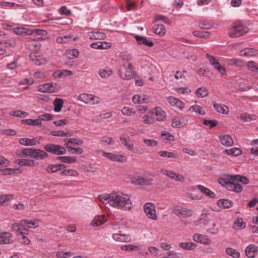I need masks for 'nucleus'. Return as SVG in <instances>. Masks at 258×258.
<instances>
[{"instance_id": "obj_31", "label": "nucleus", "mask_w": 258, "mask_h": 258, "mask_svg": "<svg viewBox=\"0 0 258 258\" xmlns=\"http://www.w3.org/2000/svg\"><path fill=\"white\" fill-rule=\"evenodd\" d=\"M106 221V218L104 216H99L95 218L91 222V225L93 227L99 226L102 225Z\"/></svg>"}, {"instance_id": "obj_51", "label": "nucleus", "mask_w": 258, "mask_h": 258, "mask_svg": "<svg viewBox=\"0 0 258 258\" xmlns=\"http://www.w3.org/2000/svg\"><path fill=\"white\" fill-rule=\"evenodd\" d=\"M245 223L243 222L242 218H237L234 224V228L235 229H243L245 227Z\"/></svg>"}, {"instance_id": "obj_11", "label": "nucleus", "mask_w": 258, "mask_h": 258, "mask_svg": "<svg viewBox=\"0 0 258 258\" xmlns=\"http://www.w3.org/2000/svg\"><path fill=\"white\" fill-rule=\"evenodd\" d=\"M102 152L103 156L112 161L123 162L126 159L125 156L122 155L107 153L104 151H102Z\"/></svg>"}, {"instance_id": "obj_60", "label": "nucleus", "mask_w": 258, "mask_h": 258, "mask_svg": "<svg viewBox=\"0 0 258 258\" xmlns=\"http://www.w3.org/2000/svg\"><path fill=\"white\" fill-rule=\"evenodd\" d=\"M59 159L61 162L64 163H74L76 161V158L71 156H61L59 157Z\"/></svg>"}, {"instance_id": "obj_14", "label": "nucleus", "mask_w": 258, "mask_h": 258, "mask_svg": "<svg viewBox=\"0 0 258 258\" xmlns=\"http://www.w3.org/2000/svg\"><path fill=\"white\" fill-rule=\"evenodd\" d=\"M40 138L38 139L37 138H34L33 139L24 138L20 139L19 142L21 145L23 146H33L39 144L40 143Z\"/></svg>"}, {"instance_id": "obj_1", "label": "nucleus", "mask_w": 258, "mask_h": 258, "mask_svg": "<svg viewBox=\"0 0 258 258\" xmlns=\"http://www.w3.org/2000/svg\"><path fill=\"white\" fill-rule=\"evenodd\" d=\"M98 199L104 204H108L115 209L123 211L130 210L133 207L131 196L121 191L100 195Z\"/></svg>"}, {"instance_id": "obj_30", "label": "nucleus", "mask_w": 258, "mask_h": 258, "mask_svg": "<svg viewBox=\"0 0 258 258\" xmlns=\"http://www.w3.org/2000/svg\"><path fill=\"white\" fill-rule=\"evenodd\" d=\"M203 223L204 224V225L208 226L209 227L207 229V230L209 233L213 234H215L218 233L219 229L218 228L215 227L216 224L214 222L210 221H209L208 222H206V221L204 220L203 221Z\"/></svg>"}, {"instance_id": "obj_24", "label": "nucleus", "mask_w": 258, "mask_h": 258, "mask_svg": "<svg viewBox=\"0 0 258 258\" xmlns=\"http://www.w3.org/2000/svg\"><path fill=\"white\" fill-rule=\"evenodd\" d=\"M258 53L256 49L252 48H246L239 52V55L242 56H253Z\"/></svg>"}, {"instance_id": "obj_57", "label": "nucleus", "mask_w": 258, "mask_h": 258, "mask_svg": "<svg viewBox=\"0 0 258 258\" xmlns=\"http://www.w3.org/2000/svg\"><path fill=\"white\" fill-rule=\"evenodd\" d=\"M145 98L142 95H135L132 98L133 102L135 104L143 103L145 102Z\"/></svg>"}, {"instance_id": "obj_32", "label": "nucleus", "mask_w": 258, "mask_h": 258, "mask_svg": "<svg viewBox=\"0 0 258 258\" xmlns=\"http://www.w3.org/2000/svg\"><path fill=\"white\" fill-rule=\"evenodd\" d=\"M113 74L112 71L108 68L101 69L98 71L99 76L102 78H107L112 76Z\"/></svg>"}, {"instance_id": "obj_10", "label": "nucleus", "mask_w": 258, "mask_h": 258, "mask_svg": "<svg viewBox=\"0 0 258 258\" xmlns=\"http://www.w3.org/2000/svg\"><path fill=\"white\" fill-rule=\"evenodd\" d=\"M144 211L148 218L153 220L157 219L155 207L151 203H146L144 206Z\"/></svg>"}, {"instance_id": "obj_61", "label": "nucleus", "mask_w": 258, "mask_h": 258, "mask_svg": "<svg viewBox=\"0 0 258 258\" xmlns=\"http://www.w3.org/2000/svg\"><path fill=\"white\" fill-rule=\"evenodd\" d=\"M193 34L194 36L200 38H207L210 36V32L208 31L201 32L199 31H195L193 32Z\"/></svg>"}, {"instance_id": "obj_2", "label": "nucleus", "mask_w": 258, "mask_h": 258, "mask_svg": "<svg viewBox=\"0 0 258 258\" xmlns=\"http://www.w3.org/2000/svg\"><path fill=\"white\" fill-rule=\"evenodd\" d=\"M233 175H228L226 178H220L218 179V183L222 186L226 187L229 190L236 192H240L242 191V187L238 182L235 181Z\"/></svg>"}, {"instance_id": "obj_63", "label": "nucleus", "mask_w": 258, "mask_h": 258, "mask_svg": "<svg viewBox=\"0 0 258 258\" xmlns=\"http://www.w3.org/2000/svg\"><path fill=\"white\" fill-rule=\"evenodd\" d=\"M143 141L148 147H156L158 145V142L154 139H144Z\"/></svg>"}, {"instance_id": "obj_22", "label": "nucleus", "mask_w": 258, "mask_h": 258, "mask_svg": "<svg viewBox=\"0 0 258 258\" xmlns=\"http://www.w3.org/2000/svg\"><path fill=\"white\" fill-rule=\"evenodd\" d=\"M221 144L225 146H231L233 145V141L229 135H224L219 136Z\"/></svg>"}, {"instance_id": "obj_19", "label": "nucleus", "mask_w": 258, "mask_h": 258, "mask_svg": "<svg viewBox=\"0 0 258 258\" xmlns=\"http://www.w3.org/2000/svg\"><path fill=\"white\" fill-rule=\"evenodd\" d=\"M55 87L51 83H46L40 85L38 86V90L43 93H51L54 92Z\"/></svg>"}, {"instance_id": "obj_6", "label": "nucleus", "mask_w": 258, "mask_h": 258, "mask_svg": "<svg viewBox=\"0 0 258 258\" xmlns=\"http://www.w3.org/2000/svg\"><path fill=\"white\" fill-rule=\"evenodd\" d=\"M172 212L178 217L182 218H188L192 215L191 210L179 206L173 207Z\"/></svg>"}, {"instance_id": "obj_26", "label": "nucleus", "mask_w": 258, "mask_h": 258, "mask_svg": "<svg viewBox=\"0 0 258 258\" xmlns=\"http://www.w3.org/2000/svg\"><path fill=\"white\" fill-rule=\"evenodd\" d=\"M14 199V195L12 194L0 195V205L7 206L9 202Z\"/></svg>"}, {"instance_id": "obj_33", "label": "nucleus", "mask_w": 258, "mask_h": 258, "mask_svg": "<svg viewBox=\"0 0 258 258\" xmlns=\"http://www.w3.org/2000/svg\"><path fill=\"white\" fill-rule=\"evenodd\" d=\"M197 188L206 196H208L211 198H214L215 197V193L209 188H206L202 185H197Z\"/></svg>"}, {"instance_id": "obj_3", "label": "nucleus", "mask_w": 258, "mask_h": 258, "mask_svg": "<svg viewBox=\"0 0 258 258\" xmlns=\"http://www.w3.org/2000/svg\"><path fill=\"white\" fill-rule=\"evenodd\" d=\"M249 31L248 28L241 22L233 24L228 30V35L232 38H237L244 35Z\"/></svg>"}, {"instance_id": "obj_49", "label": "nucleus", "mask_w": 258, "mask_h": 258, "mask_svg": "<svg viewBox=\"0 0 258 258\" xmlns=\"http://www.w3.org/2000/svg\"><path fill=\"white\" fill-rule=\"evenodd\" d=\"M64 141L66 142V145L74 144L77 145H81L83 143V141L80 139L70 138L69 139H64Z\"/></svg>"}, {"instance_id": "obj_58", "label": "nucleus", "mask_w": 258, "mask_h": 258, "mask_svg": "<svg viewBox=\"0 0 258 258\" xmlns=\"http://www.w3.org/2000/svg\"><path fill=\"white\" fill-rule=\"evenodd\" d=\"M73 253L71 251H58L56 254L57 258H68L71 257Z\"/></svg>"}, {"instance_id": "obj_48", "label": "nucleus", "mask_w": 258, "mask_h": 258, "mask_svg": "<svg viewBox=\"0 0 258 258\" xmlns=\"http://www.w3.org/2000/svg\"><path fill=\"white\" fill-rule=\"evenodd\" d=\"M19 164L21 166H34L35 163L34 160L30 159H20L18 160Z\"/></svg>"}, {"instance_id": "obj_28", "label": "nucleus", "mask_w": 258, "mask_h": 258, "mask_svg": "<svg viewBox=\"0 0 258 258\" xmlns=\"http://www.w3.org/2000/svg\"><path fill=\"white\" fill-rule=\"evenodd\" d=\"M12 235L9 232H3L0 234V244H8L12 242L11 239Z\"/></svg>"}, {"instance_id": "obj_36", "label": "nucleus", "mask_w": 258, "mask_h": 258, "mask_svg": "<svg viewBox=\"0 0 258 258\" xmlns=\"http://www.w3.org/2000/svg\"><path fill=\"white\" fill-rule=\"evenodd\" d=\"M179 246L186 250H194L197 247V244L193 242H181Z\"/></svg>"}, {"instance_id": "obj_20", "label": "nucleus", "mask_w": 258, "mask_h": 258, "mask_svg": "<svg viewBox=\"0 0 258 258\" xmlns=\"http://www.w3.org/2000/svg\"><path fill=\"white\" fill-rule=\"evenodd\" d=\"M48 157V154L43 150L33 149L31 157L36 159H44Z\"/></svg>"}, {"instance_id": "obj_64", "label": "nucleus", "mask_w": 258, "mask_h": 258, "mask_svg": "<svg viewBox=\"0 0 258 258\" xmlns=\"http://www.w3.org/2000/svg\"><path fill=\"white\" fill-rule=\"evenodd\" d=\"M228 64L232 66L235 65L236 66H240L242 64V61L236 58L228 59L227 60Z\"/></svg>"}, {"instance_id": "obj_44", "label": "nucleus", "mask_w": 258, "mask_h": 258, "mask_svg": "<svg viewBox=\"0 0 258 258\" xmlns=\"http://www.w3.org/2000/svg\"><path fill=\"white\" fill-rule=\"evenodd\" d=\"M189 112H195L200 115H204L205 112L202 110V108L197 105L191 106L187 110Z\"/></svg>"}, {"instance_id": "obj_46", "label": "nucleus", "mask_w": 258, "mask_h": 258, "mask_svg": "<svg viewBox=\"0 0 258 258\" xmlns=\"http://www.w3.org/2000/svg\"><path fill=\"white\" fill-rule=\"evenodd\" d=\"M182 118L179 117H174L172 120V126L173 127H180L184 125V123L181 121Z\"/></svg>"}, {"instance_id": "obj_41", "label": "nucleus", "mask_w": 258, "mask_h": 258, "mask_svg": "<svg viewBox=\"0 0 258 258\" xmlns=\"http://www.w3.org/2000/svg\"><path fill=\"white\" fill-rule=\"evenodd\" d=\"M218 206L220 208H229L232 206V202L228 200H219L217 202Z\"/></svg>"}, {"instance_id": "obj_47", "label": "nucleus", "mask_w": 258, "mask_h": 258, "mask_svg": "<svg viewBox=\"0 0 258 258\" xmlns=\"http://www.w3.org/2000/svg\"><path fill=\"white\" fill-rule=\"evenodd\" d=\"M52 135L55 137H71L73 135L71 132H65L63 131H53Z\"/></svg>"}, {"instance_id": "obj_27", "label": "nucleus", "mask_w": 258, "mask_h": 258, "mask_svg": "<svg viewBox=\"0 0 258 258\" xmlns=\"http://www.w3.org/2000/svg\"><path fill=\"white\" fill-rule=\"evenodd\" d=\"M213 107L216 111L220 113L228 114L229 109L228 106L220 104H217L215 102L213 103Z\"/></svg>"}, {"instance_id": "obj_29", "label": "nucleus", "mask_w": 258, "mask_h": 258, "mask_svg": "<svg viewBox=\"0 0 258 258\" xmlns=\"http://www.w3.org/2000/svg\"><path fill=\"white\" fill-rule=\"evenodd\" d=\"M88 36L91 39L93 40H102L106 38L105 34L99 31L89 32Z\"/></svg>"}, {"instance_id": "obj_21", "label": "nucleus", "mask_w": 258, "mask_h": 258, "mask_svg": "<svg viewBox=\"0 0 258 258\" xmlns=\"http://www.w3.org/2000/svg\"><path fill=\"white\" fill-rule=\"evenodd\" d=\"M257 247L256 246L250 244L245 248V254L248 257H254L257 254Z\"/></svg>"}, {"instance_id": "obj_15", "label": "nucleus", "mask_w": 258, "mask_h": 258, "mask_svg": "<svg viewBox=\"0 0 258 258\" xmlns=\"http://www.w3.org/2000/svg\"><path fill=\"white\" fill-rule=\"evenodd\" d=\"M192 239L195 242L204 244H210L211 241L207 235L199 233L194 234L192 235Z\"/></svg>"}, {"instance_id": "obj_55", "label": "nucleus", "mask_w": 258, "mask_h": 258, "mask_svg": "<svg viewBox=\"0 0 258 258\" xmlns=\"http://www.w3.org/2000/svg\"><path fill=\"white\" fill-rule=\"evenodd\" d=\"M66 148L72 154L80 155V154H81L83 152V149L81 148H75L71 147L68 145H66Z\"/></svg>"}, {"instance_id": "obj_56", "label": "nucleus", "mask_w": 258, "mask_h": 258, "mask_svg": "<svg viewBox=\"0 0 258 258\" xmlns=\"http://www.w3.org/2000/svg\"><path fill=\"white\" fill-rule=\"evenodd\" d=\"M60 174L62 176H74L78 175V172L73 169H66L62 171Z\"/></svg>"}, {"instance_id": "obj_54", "label": "nucleus", "mask_w": 258, "mask_h": 258, "mask_svg": "<svg viewBox=\"0 0 258 258\" xmlns=\"http://www.w3.org/2000/svg\"><path fill=\"white\" fill-rule=\"evenodd\" d=\"M196 95L198 97L203 98L208 96V91L206 88L200 87L197 90Z\"/></svg>"}, {"instance_id": "obj_4", "label": "nucleus", "mask_w": 258, "mask_h": 258, "mask_svg": "<svg viewBox=\"0 0 258 258\" xmlns=\"http://www.w3.org/2000/svg\"><path fill=\"white\" fill-rule=\"evenodd\" d=\"M120 76L124 80H130L133 77V67L131 63H123L120 70Z\"/></svg>"}, {"instance_id": "obj_17", "label": "nucleus", "mask_w": 258, "mask_h": 258, "mask_svg": "<svg viewBox=\"0 0 258 258\" xmlns=\"http://www.w3.org/2000/svg\"><path fill=\"white\" fill-rule=\"evenodd\" d=\"M134 37L139 45H144L148 47H152L154 45V43L146 37L135 35Z\"/></svg>"}, {"instance_id": "obj_23", "label": "nucleus", "mask_w": 258, "mask_h": 258, "mask_svg": "<svg viewBox=\"0 0 258 258\" xmlns=\"http://www.w3.org/2000/svg\"><path fill=\"white\" fill-rule=\"evenodd\" d=\"M142 121L144 123L149 125L155 122V119L154 117L152 110L148 111L146 114L142 117Z\"/></svg>"}, {"instance_id": "obj_62", "label": "nucleus", "mask_w": 258, "mask_h": 258, "mask_svg": "<svg viewBox=\"0 0 258 258\" xmlns=\"http://www.w3.org/2000/svg\"><path fill=\"white\" fill-rule=\"evenodd\" d=\"M161 137L165 140L170 141L174 140V137L169 132L167 131H162L161 134Z\"/></svg>"}, {"instance_id": "obj_45", "label": "nucleus", "mask_w": 258, "mask_h": 258, "mask_svg": "<svg viewBox=\"0 0 258 258\" xmlns=\"http://www.w3.org/2000/svg\"><path fill=\"white\" fill-rule=\"evenodd\" d=\"M122 114L126 116H132L136 115V111L133 108H131L127 106L123 107L121 110Z\"/></svg>"}, {"instance_id": "obj_42", "label": "nucleus", "mask_w": 258, "mask_h": 258, "mask_svg": "<svg viewBox=\"0 0 258 258\" xmlns=\"http://www.w3.org/2000/svg\"><path fill=\"white\" fill-rule=\"evenodd\" d=\"M22 123L31 125L37 126L41 124V119H26L22 121Z\"/></svg>"}, {"instance_id": "obj_13", "label": "nucleus", "mask_w": 258, "mask_h": 258, "mask_svg": "<svg viewBox=\"0 0 258 258\" xmlns=\"http://www.w3.org/2000/svg\"><path fill=\"white\" fill-rule=\"evenodd\" d=\"M24 223L22 220L20 221V223H14L11 225L12 229L18 233L17 235L18 236L21 234H27L28 230L24 227Z\"/></svg>"}, {"instance_id": "obj_18", "label": "nucleus", "mask_w": 258, "mask_h": 258, "mask_svg": "<svg viewBox=\"0 0 258 258\" xmlns=\"http://www.w3.org/2000/svg\"><path fill=\"white\" fill-rule=\"evenodd\" d=\"M112 237L114 240L120 242H128L131 240V237L125 234L113 233Z\"/></svg>"}, {"instance_id": "obj_43", "label": "nucleus", "mask_w": 258, "mask_h": 258, "mask_svg": "<svg viewBox=\"0 0 258 258\" xmlns=\"http://www.w3.org/2000/svg\"><path fill=\"white\" fill-rule=\"evenodd\" d=\"M160 157L167 158H177L178 155L173 152H170L166 151H162L159 152Z\"/></svg>"}, {"instance_id": "obj_50", "label": "nucleus", "mask_w": 258, "mask_h": 258, "mask_svg": "<svg viewBox=\"0 0 258 258\" xmlns=\"http://www.w3.org/2000/svg\"><path fill=\"white\" fill-rule=\"evenodd\" d=\"M226 252L228 255H229L234 258H238L240 256V253L238 251L231 247L226 248Z\"/></svg>"}, {"instance_id": "obj_16", "label": "nucleus", "mask_w": 258, "mask_h": 258, "mask_svg": "<svg viewBox=\"0 0 258 258\" xmlns=\"http://www.w3.org/2000/svg\"><path fill=\"white\" fill-rule=\"evenodd\" d=\"M121 143L126 147L128 150L133 151L135 153H140L138 150H134V145L127 136L122 135L120 137Z\"/></svg>"}, {"instance_id": "obj_12", "label": "nucleus", "mask_w": 258, "mask_h": 258, "mask_svg": "<svg viewBox=\"0 0 258 258\" xmlns=\"http://www.w3.org/2000/svg\"><path fill=\"white\" fill-rule=\"evenodd\" d=\"M151 110L154 117H155V121H163L165 120L166 113L161 108L156 107Z\"/></svg>"}, {"instance_id": "obj_35", "label": "nucleus", "mask_w": 258, "mask_h": 258, "mask_svg": "<svg viewBox=\"0 0 258 258\" xmlns=\"http://www.w3.org/2000/svg\"><path fill=\"white\" fill-rule=\"evenodd\" d=\"M66 167L65 165L62 164L50 165L46 168V171L48 172H55L61 168H64Z\"/></svg>"}, {"instance_id": "obj_39", "label": "nucleus", "mask_w": 258, "mask_h": 258, "mask_svg": "<svg viewBox=\"0 0 258 258\" xmlns=\"http://www.w3.org/2000/svg\"><path fill=\"white\" fill-rule=\"evenodd\" d=\"M240 120L243 122H250L255 119V116L246 113H242L239 116Z\"/></svg>"}, {"instance_id": "obj_9", "label": "nucleus", "mask_w": 258, "mask_h": 258, "mask_svg": "<svg viewBox=\"0 0 258 258\" xmlns=\"http://www.w3.org/2000/svg\"><path fill=\"white\" fill-rule=\"evenodd\" d=\"M206 56L210 64L212 65L221 75H224L226 73L225 68L222 66L214 56L208 53L206 54Z\"/></svg>"}, {"instance_id": "obj_52", "label": "nucleus", "mask_w": 258, "mask_h": 258, "mask_svg": "<svg viewBox=\"0 0 258 258\" xmlns=\"http://www.w3.org/2000/svg\"><path fill=\"white\" fill-rule=\"evenodd\" d=\"M10 115L14 116L24 117L27 116L28 113L27 112L21 110H16L10 112Z\"/></svg>"}, {"instance_id": "obj_37", "label": "nucleus", "mask_w": 258, "mask_h": 258, "mask_svg": "<svg viewBox=\"0 0 258 258\" xmlns=\"http://www.w3.org/2000/svg\"><path fill=\"white\" fill-rule=\"evenodd\" d=\"M63 101L60 98H56L53 101L54 111L56 112H59L61 111Z\"/></svg>"}, {"instance_id": "obj_40", "label": "nucleus", "mask_w": 258, "mask_h": 258, "mask_svg": "<svg viewBox=\"0 0 258 258\" xmlns=\"http://www.w3.org/2000/svg\"><path fill=\"white\" fill-rule=\"evenodd\" d=\"M224 153L231 156H237L240 155L242 152L241 150L237 148H233L230 149H226L224 151Z\"/></svg>"}, {"instance_id": "obj_8", "label": "nucleus", "mask_w": 258, "mask_h": 258, "mask_svg": "<svg viewBox=\"0 0 258 258\" xmlns=\"http://www.w3.org/2000/svg\"><path fill=\"white\" fill-rule=\"evenodd\" d=\"M153 179L148 177L136 176L132 178V182L135 185L149 186L152 184Z\"/></svg>"}, {"instance_id": "obj_38", "label": "nucleus", "mask_w": 258, "mask_h": 258, "mask_svg": "<svg viewBox=\"0 0 258 258\" xmlns=\"http://www.w3.org/2000/svg\"><path fill=\"white\" fill-rule=\"evenodd\" d=\"M79 51L76 49H72L68 50L65 53V55L69 59H74L77 58L79 56Z\"/></svg>"}, {"instance_id": "obj_34", "label": "nucleus", "mask_w": 258, "mask_h": 258, "mask_svg": "<svg viewBox=\"0 0 258 258\" xmlns=\"http://www.w3.org/2000/svg\"><path fill=\"white\" fill-rule=\"evenodd\" d=\"M153 31L156 34L163 36L165 34L166 29L165 27L161 24L155 25L153 27Z\"/></svg>"}, {"instance_id": "obj_25", "label": "nucleus", "mask_w": 258, "mask_h": 258, "mask_svg": "<svg viewBox=\"0 0 258 258\" xmlns=\"http://www.w3.org/2000/svg\"><path fill=\"white\" fill-rule=\"evenodd\" d=\"M72 39L74 41H76L77 38L73 37L72 35L70 34L63 36H58L56 39V42L58 44H66L69 43Z\"/></svg>"}, {"instance_id": "obj_53", "label": "nucleus", "mask_w": 258, "mask_h": 258, "mask_svg": "<svg viewBox=\"0 0 258 258\" xmlns=\"http://www.w3.org/2000/svg\"><path fill=\"white\" fill-rule=\"evenodd\" d=\"M232 177L234 178V179H235V181H236L237 182L239 181L245 184H248L249 182L248 179L245 176L236 175H233Z\"/></svg>"}, {"instance_id": "obj_5", "label": "nucleus", "mask_w": 258, "mask_h": 258, "mask_svg": "<svg viewBox=\"0 0 258 258\" xmlns=\"http://www.w3.org/2000/svg\"><path fill=\"white\" fill-rule=\"evenodd\" d=\"M44 150L50 153L56 155H63L66 153V149L59 145L49 144L44 147Z\"/></svg>"}, {"instance_id": "obj_59", "label": "nucleus", "mask_w": 258, "mask_h": 258, "mask_svg": "<svg viewBox=\"0 0 258 258\" xmlns=\"http://www.w3.org/2000/svg\"><path fill=\"white\" fill-rule=\"evenodd\" d=\"M30 58L34 62L35 64L37 66H40L43 64L45 62L44 59L37 58V56L32 54L30 55Z\"/></svg>"}, {"instance_id": "obj_7", "label": "nucleus", "mask_w": 258, "mask_h": 258, "mask_svg": "<svg viewBox=\"0 0 258 258\" xmlns=\"http://www.w3.org/2000/svg\"><path fill=\"white\" fill-rule=\"evenodd\" d=\"M78 99L86 104L92 105L98 104L100 102L99 98L92 94L82 93L79 96Z\"/></svg>"}]
</instances>
